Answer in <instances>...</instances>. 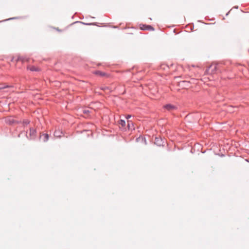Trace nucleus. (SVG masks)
<instances>
[{"mask_svg": "<svg viewBox=\"0 0 249 249\" xmlns=\"http://www.w3.org/2000/svg\"><path fill=\"white\" fill-rule=\"evenodd\" d=\"M220 65L215 63L212 64L206 70L207 74H213L220 71Z\"/></svg>", "mask_w": 249, "mask_h": 249, "instance_id": "f257e3e1", "label": "nucleus"}, {"mask_svg": "<svg viewBox=\"0 0 249 249\" xmlns=\"http://www.w3.org/2000/svg\"><path fill=\"white\" fill-rule=\"evenodd\" d=\"M29 138L30 140H36L37 137V131L33 127H30L29 129Z\"/></svg>", "mask_w": 249, "mask_h": 249, "instance_id": "f03ea898", "label": "nucleus"}, {"mask_svg": "<svg viewBox=\"0 0 249 249\" xmlns=\"http://www.w3.org/2000/svg\"><path fill=\"white\" fill-rule=\"evenodd\" d=\"M5 122H6V124H7L9 125H13L14 124H20L21 123V121H17V120L14 119V118H12V117L7 118L5 119Z\"/></svg>", "mask_w": 249, "mask_h": 249, "instance_id": "7ed1b4c3", "label": "nucleus"}, {"mask_svg": "<svg viewBox=\"0 0 249 249\" xmlns=\"http://www.w3.org/2000/svg\"><path fill=\"white\" fill-rule=\"evenodd\" d=\"M49 138V135L47 133L40 132L39 139L41 140L43 142H47Z\"/></svg>", "mask_w": 249, "mask_h": 249, "instance_id": "20e7f679", "label": "nucleus"}, {"mask_svg": "<svg viewBox=\"0 0 249 249\" xmlns=\"http://www.w3.org/2000/svg\"><path fill=\"white\" fill-rule=\"evenodd\" d=\"M163 108L165 109L170 112L174 111L177 109V107L176 106H174L172 104L165 105V106H164Z\"/></svg>", "mask_w": 249, "mask_h": 249, "instance_id": "39448f33", "label": "nucleus"}, {"mask_svg": "<svg viewBox=\"0 0 249 249\" xmlns=\"http://www.w3.org/2000/svg\"><path fill=\"white\" fill-rule=\"evenodd\" d=\"M93 73L95 75H99L101 77H109L108 74H107L106 72L101 71H95L93 72Z\"/></svg>", "mask_w": 249, "mask_h": 249, "instance_id": "423d86ee", "label": "nucleus"}, {"mask_svg": "<svg viewBox=\"0 0 249 249\" xmlns=\"http://www.w3.org/2000/svg\"><path fill=\"white\" fill-rule=\"evenodd\" d=\"M53 135L55 137L60 138L64 136V133L62 130L58 129L54 131Z\"/></svg>", "mask_w": 249, "mask_h": 249, "instance_id": "0eeeda50", "label": "nucleus"}, {"mask_svg": "<svg viewBox=\"0 0 249 249\" xmlns=\"http://www.w3.org/2000/svg\"><path fill=\"white\" fill-rule=\"evenodd\" d=\"M141 28L142 30L153 31L154 30L152 26L147 25H142Z\"/></svg>", "mask_w": 249, "mask_h": 249, "instance_id": "6e6552de", "label": "nucleus"}, {"mask_svg": "<svg viewBox=\"0 0 249 249\" xmlns=\"http://www.w3.org/2000/svg\"><path fill=\"white\" fill-rule=\"evenodd\" d=\"M179 85L183 87L184 88H188L190 87V82L186 81H183L179 82Z\"/></svg>", "mask_w": 249, "mask_h": 249, "instance_id": "1a4fd4ad", "label": "nucleus"}, {"mask_svg": "<svg viewBox=\"0 0 249 249\" xmlns=\"http://www.w3.org/2000/svg\"><path fill=\"white\" fill-rule=\"evenodd\" d=\"M82 111L84 114L83 116L84 117H88L89 116L90 111L89 108L82 109Z\"/></svg>", "mask_w": 249, "mask_h": 249, "instance_id": "9d476101", "label": "nucleus"}, {"mask_svg": "<svg viewBox=\"0 0 249 249\" xmlns=\"http://www.w3.org/2000/svg\"><path fill=\"white\" fill-rule=\"evenodd\" d=\"M28 69H30V71H39V69L36 67L34 66H31V67H28Z\"/></svg>", "mask_w": 249, "mask_h": 249, "instance_id": "9b49d317", "label": "nucleus"}, {"mask_svg": "<svg viewBox=\"0 0 249 249\" xmlns=\"http://www.w3.org/2000/svg\"><path fill=\"white\" fill-rule=\"evenodd\" d=\"M29 60L28 58H26L25 57L23 56H19L18 58L17 61H21L22 62H24L25 61H28Z\"/></svg>", "mask_w": 249, "mask_h": 249, "instance_id": "f8f14e48", "label": "nucleus"}, {"mask_svg": "<svg viewBox=\"0 0 249 249\" xmlns=\"http://www.w3.org/2000/svg\"><path fill=\"white\" fill-rule=\"evenodd\" d=\"M161 140L159 138H157L156 137L155 138V143L157 144L158 145H160L162 144L161 143Z\"/></svg>", "mask_w": 249, "mask_h": 249, "instance_id": "ddd939ff", "label": "nucleus"}, {"mask_svg": "<svg viewBox=\"0 0 249 249\" xmlns=\"http://www.w3.org/2000/svg\"><path fill=\"white\" fill-rule=\"evenodd\" d=\"M119 124L120 127H122V128H123L125 126V122L124 120H120L119 121Z\"/></svg>", "mask_w": 249, "mask_h": 249, "instance_id": "4468645a", "label": "nucleus"}, {"mask_svg": "<svg viewBox=\"0 0 249 249\" xmlns=\"http://www.w3.org/2000/svg\"><path fill=\"white\" fill-rule=\"evenodd\" d=\"M30 123V121L29 120H24L22 122V124L24 126L27 125Z\"/></svg>", "mask_w": 249, "mask_h": 249, "instance_id": "2eb2a0df", "label": "nucleus"}, {"mask_svg": "<svg viewBox=\"0 0 249 249\" xmlns=\"http://www.w3.org/2000/svg\"><path fill=\"white\" fill-rule=\"evenodd\" d=\"M133 125V123L131 121H127V127L129 129H131Z\"/></svg>", "mask_w": 249, "mask_h": 249, "instance_id": "dca6fc26", "label": "nucleus"}, {"mask_svg": "<svg viewBox=\"0 0 249 249\" xmlns=\"http://www.w3.org/2000/svg\"><path fill=\"white\" fill-rule=\"evenodd\" d=\"M160 69L165 70L166 69H169L168 67L165 64H162L160 66Z\"/></svg>", "mask_w": 249, "mask_h": 249, "instance_id": "f3484780", "label": "nucleus"}, {"mask_svg": "<svg viewBox=\"0 0 249 249\" xmlns=\"http://www.w3.org/2000/svg\"><path fill=\"white\" fill-rule=\"evenodd\" d=\"M107 87H103V88H101V89H102V90H105L106 89H107Z\"/></svg>", "mask_w": 249, "mask_h": 249, "instance_id": "a211bd4d", "label": "nucleus"}, {"mask_svg": "<svg viewBox=\"0 0 249 249\" xmlns=\"http://www.w3.org/2000/svg\"><path fill=\"white\" fill-rule=\"evenodd\" d=\"M131 117V115H128L126 117V119H128Z\"/></svg>", "mask_w": 249, "mask_h": 249, "instance_id": "6ab92c4d", "label": "nucleus"}, {"mask_svg": "<svg viewBox=\"0 0 249 249\" xmlns=\"http://www.w3.org/2000/svg\"><path fill=\"white\" fill-rule=\"evenodd\" d=\"M14 18H9L8 19H6V20H11V19H14Z\"/></svg>", "mask_w": 249, "mask_h": 249, "instance_id": "aec40b11", "label": "nucleus"}, {"mask_svg": "<svg viewBox=\"0 0 249 249\" xmlns=\"http://www.w3.org/2000/svg\"><path fill=\"white\" fill-rule=\"evenodd\" d=\"M77 22H78V21L74 22H73V23H72L71 24V25H73V24H75V23H77Z\"/></svg>", "mask_w": 249, "mask_h": 249, "instance_id": "412c9836", "label": "nucleus"}, {"mask_svg": "<svg viewBox=\"0 0 249 249\" xmlns=\"http://www.w3.org/2000/svg\"><path fill=\"white\" fill-rule=\"evenodd\" d=\"M56 30L58 31H60V30H59L58 28H57Z\"/></svg>", "mask_w": 249, "mask_h": 249, "instance_id": "4be33fe9", "label": "nucleus"}, {"mask_svg": "<svg viewBox=\"0 0 249 249\" xmlns=\"http://www.w3.org/2000/svg\"><path fill=\"white\" fill-rule=\"evenodd\" d=\"M18 137H20V134H19V135H18Z\"/></svg>", "mask_w": 249, "mask_h": 249, "instance_id": "5701e85b", "label": "nucleus"}]
</instances>
